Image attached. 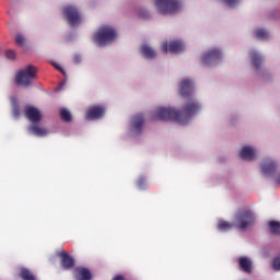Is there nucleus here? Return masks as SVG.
I'll list each match as a JSON object with an SVG mask.
<instances>
[{
	"instance_id": "obj_5",
	"label": "nucleus",
	"mask_w": 280,
	"mask_h": 280,
	"mask_svg": "<svg viewBox=\"0 0 280 280\" xmlns=\"http://www.w3.org/2000/svg\"><path fill=\"white\" fill-rule=\"evenodd\" d=\"M155 7L160 14H175L180 11L182 4L178 0H155Z\"/></svg>"
},
{
	"instance_id": "obj_7",
	"label": "nucleus",
	"mask_w": 280,
	"mask_h": 280,
	"mask_svg": "<svg viewBox=\"0 0 280 280\" xmlns=\"http://www.w3.org/2000/svg\"><path fill=\"white\" fill-rule=\"evenodd\" d=\"M161 49L164 54H167V51L172 54H179L185 50V44L180 39L172 40L170 44H167V42H163Z\"/></svg>"
},
{
	"instance_id": "obj_22",
	"label": "nucleus",
	"mask_w": 280,
	"mask_h": 280,
	"mask_svg": "<svg viewBox=\"0 0 280 280\" xmlns=\"http://www.w3.org/2000/svg\"><path fill=\"white\" fill-rule=\"evenodd\" d=\"M269 231L273 235H280V222L277 221H270L268 223Z\"/></svg>"
},
{
	"instance_id": "obj_31",
	"label": "nucleus",
	"mask_w": 280,
	"mask_h": 280,
	"mask_svg": "<svg viewBox=\"0 0 280 280\" xmlns=\"http://www.w3.org/2000/svg\"><path fill=\"white\" fill-rule=\"evenodd\" d=\"M224 3L229 7V8H233L235 4H237L238 0H223Z\"/></svg>"
},
{
	"instance_id": "obj_19",
	"label": "nucleus",
	"mask_w": 280,
	"mask_h": 280,
	"mask_svg": "<svg viewBox=\"0 0 280 280\" xmlns=\"http://www.w3.org/2000/svg\"><path fill=\"white\" fill-rule=\"evenodd\" d=\"M141 54L147 59H154V58H156V52H154V50H152V48H150V46H148V45H143L142 46Z\"/></svg>"
},
{
	"instance_id": "obj_35",
	"label": "nucleus",
	"mask_w": 280,
	"mask_h": 280,
	"mask_svg": "<svg viewBox=\"0 0 280 280\" xmlns=\"http://www.w3.org/2000/svg\"><path fill=\"white\" fill-rule=\"evenodd\" d=\"M276 182H277L278 185H280V174L278 175Z\"/></svg>"
},
{
	"instance_id": "obj_23",
	"label": "nucleus",
	"mask_w": 280,
	"mask_h": 280,
	"mask_svg": "<svg viewBox=\"0 0 280 280\" xmlns=\"http://www.w3.org/2000/svg\"><path fill=\"white\" fill-rule=\"evenodd\" d=\"M255 36L257 39L266 40L269 37V33L265 28H257L255 32Z\"/></svg>"
},
{
	"instance_id": "obj_28",
	"label": "nucleus",
	"mask_w": 280,
	"mask_h": 280,
	"mask_svg": "<svg viewBox=\"0 0 280 280\" xmlns=\"http://www.w3.org/2000/svg\"><path fill=\"white\" fill-rule=\"evenodd\" d=\"M24 42H25V37H24L22 34H18V35L15 36V43H16V45L23 46V45H24Z\"/></svg>"
},
{
	"instance_id": "obj_16",
	"label": "nucleus",
	"mask_w": 280,
	"mask_h": 280,
	"mask_svg": "<svg viewBox=\"0 0 280 280\" xmlns=\"http://www.w3.org/2000/svg\"><path fill=\"white\" fill-rule=\"evenodd\" d=\"M238 265H240V268L246 273H250L253 271V264L250 259L246 257L238 258Z\"/></svg>"
},
{
	"instance_id": "obj_29",
	"label": "nucleus",
	"mask_w": 280,
	"mask_h": 280,
	"mask_svg": "<svg viewBox=\"0 0 280 280\" xmlns=\"http://www.w3.org/2000/svg\"><path fill=\"white\" fill-rule=\"evenodd\" d=\"M139 16H140L141 19H148V18L150 16V14L148 13V10H145V9H140V11H139Z\"/></svg>"
},
{
	"instance_id": "obj_4",
	"label": "nucleus",
	"mask_w": 280,
	"mask_h": 280,
	"mask_svg": "<svg viewBox=\"0 0 280 280\" xmlns=\"http://www.w3.org/2000/svg\"><path fill=\"white\" fill-rule=\"evenodd\" d=\"M255 215L250 210H238L235 215L234 226L238 230L245 231L247 228L254 225Z\"/></svg>"
},
{
	"instance_id": "obj_21",
	"label": "nucleus",
	"mask_w": 280,
	"mask_h": 280,
	"mask_svg": "<svg viewBox=\"0 0 280 280\" xmlns=\"http://www.w3.org/2000/svg\"><path fill=\"white\" fill-rule=\"evenodd\" d=\"M11 106L13 117L19 118L21 116V107L16 98H12Z\"/></svg>"
},
{
	"instance_id": "obj_15",
	"label": "nucleus",
	"mask_w": 280,
	"mask_h": 280,
	"mask_svg": "<svg viewBox=\"0 0 280 280\" xmlns=\"http://www.w3.org/2000/svg\"><path fill=\"white\" fill-rule=\"evenodd\" d=\"M276 170H277L276 163L270 160H266L261 165V173L264 175H272L275 174Z\"/></svg>"
},
{
	"instance_id": "obj_18",
	"label": "nucleus",
	"mask_w": 280,
	"mask_h": 280,
	"mask_svg": "<svg viewBox=\"0 0 280 280\" xmlns=\"http://www.w3.org/2000/svg\"><path fill=\"white\" fill-rule=\"evenodd\" d=\"M145 122L143 118V114H137L133 116V129L141 135V129L143 128V124Z\"/></svg>"
},
{
	"instance_id": "obj_14",
	"label": "nucleus",
	"mask_w": 280,
	"mask_h": 280,
	"mask_svg": "<svg viewBox=\"0 0 280 280\" xmlns=\"http://www.w3.org/2000/svg\"><path fill=\"white\" fill-rule=\"evenodd\" d=\"M220 58H221L220 50H218V48H213V50H209V52H206V55H203L202 62L207 65Z\"/></svg>"
},
{
	"instance_id": "obj_2",
	"label": "nucleus",
	"mask_w": 280,
	"mask_h": 280,
	"mask_svg": "<svg viewBox=\"0 0 280 280\" xmlns=\"http://www.w3.org/2000/svg\"><path fill=\"white\" fill-rule=\"evenodd\" d=\"M37 68L35 66H26L16 72L15 83L20 86L30 88L37 78Z\"/></svg>"
},
{
	"instance_id": "obj_11",
	"label": "nucleus",
	"mask_w": 280,
	"mask_h": 280,
	"mask_svg": "<svg viewBox=\"0 0 280 280\" xmlns=\"http://www.w3.org/2000/svg\"><path fill=\"white\" fill-rule=\"evenodd\" d=\"M75 280H92L93 275L90 269L84 267L75 268L74 270Z\"/></svg>"
},
{
	"instance_id": "obj_12",
	"label": "nucleus",
	"mask_w": 280,
	"mask_h": 280,
	"mask_svg": "<svg viewBox=\"0 0 280 280\" xmlns=\"http://www.w3.org/2000/svg\"><path fill=\"white\" fill-rule=\"evenodd\" d=\"M240 155L245 161H254L257 158V153L253 147H243L240 152Z\"/></svg>"
},
{
	"instance_id": "obj_1",
	"label": "nucleus",
	"mask_w": 280,
	"mask_h": 280,
	"mask_svg": "<svg viewBox=\"0 0 280 280\" xmlns=\"http://www.w3.org/2000/svg\"><path fill=\"white\" fill-rule=\"evenodd\" d=\"M179 94L182 97L188 98L183 109L178 112V109H174V107H158L155 109V116L160 120H171L185 125L189 118L200 112V103L195 101V98H191V94H194V81H190V79H184L179 85Z\"/></svg>"
},
{
	"instance_id": "obj_13",
	"label": "nucleus",
	"mask_w": 280,
	"mask_h": 280,
	"mask_svg": "<svg viewBox=\"0 0 280 280\" xmlns=\"http://www.w3.org/2000/svg\"><path fill=\"white\" fill-rule=\"evenodd\" d=\"M28 131L36 136V137H40V138H44L46 136H48L49 131L48 129H45V127H40L39 125H37V122L31 125L28 127Z\"/></svg>"
},
{
	"instance_id": "obj_27",
	"label": "nucleus",
	"mask_w": 280,
	"mask_h": 280,
	"mask_svg": "<svg viewBox=\"0 0 280 280\" xmlns=\"http://www.w3.org/2000/svg\"><path fill=\"white\" fill-rule=\"evenodd\" d=\"M5 58L9 59V60H15L16 59L15 50H7L5 51Z\"/></svg>"
},
{
	"instance_id": "obj_8",
	"label": "nucleus",
	"mask_w": 280,
	"mask_h": 280,
	"mask_svg": "<svg viewBox=\"0 0 280 280\" xmlns=\"http://www.w3.org/2000/svg\"><path fill=\"white\" fill-rule=\"evenodd\" d=\"M106 113V109L104 107H101V105H93L92 107H89L85 112V118L88 120H97L104 117V114Z\"/></svg>"
},
{
	"instance_id": "obj_26",
	"label": "nucleus",
	"mask_w": 280,
	"mask_h": 280,
	"mask_svg": "<svg viewBox=\"0 0 280 280\" xmlns=\"http://www.w3.org/2000/svg\"><path fill=\"white\" fill-rule=\"evenodd\" d=\"M269 20L280 21V10H279V9H275V10L269 14Z\"/></svg>"
},
{
	"instance_id": "obj_34",
	"label": "nucleus",
	"mask_w": 280,
	"mask_h": 280,
	"mask_svg": "<svg viewBox=\"0 0 280 280\" xmlns=\"http://www.w3.org/2000/svg\"><path fill=\"white\" fill-rule=\"evenodd\" d=\"M112 280H126V277L121 275H117Z\"/></svg>"
},
{
	"instance_id": "obj_32",
	"label": "nucleus",
	"mask_w": 280,
	"mask_h": 280,
	"mask_svg": "<svg viewBox=\"0 0 280 280\" xmlns=\"http://www.w3.org/2000/svg\"><path fill=\"white\" fill-rule=\"evenodd\" d=\"M73 61L75 65H80V62L82 61L81 55H74Z\"/></svg>"
},
{
	"instance_id": "obj_3",
	"label": "nucleus",
	"mask_w": 280,
	"mask_h": 280,
	"mask_svg": "<svg viewBox=\"0 0 280 280\" xmlns=\"http://www.w3.org/2000/svg\"><path fill=\"white\" fill-rule=\"evenodd\" d=\"M116 37H117V31H115V28H113L110 25L101 26L98 31L94 34V40L100 46H104L113 42Z\"/></svg>"
},
{
	"instance_id": "obj_24",
	"label": "nucleus",
	"mask_w": 280,
	"mask_h": 280,
	"mask_svg": "<svg viewBox=\"0 0 280 280\" xmlns=\"http://www.w3.org/2000/svg\"><path fill=\"white\" fill-rule=\"evenodd\" d=\"M60 118L66 122H70L72 121V114L69 109L62 108L60 109Z\"/></svg>"
},
{
	"instance_id": "obj_30",
	"label": "nucleus",
	"mask_w": 280,
	"mask_h": 280,
	"mask_svg": "<svg viewBox=\"0 0 280 280\" xmlns=\"http://www.w3.org/2000/svg\"><path fill=\"white\" fill-rule=\"evenodd\" d=\"M273 269L277 270V271L280 270V256L275 258V260H273Z\"/></svg>"
},
{
	"instance_id": "obj_33",
	"label": "nucleus",
	"mask_w": 280,
	"mask_h": 280,
	"mask_svg": "<svg viewBox=\"0 0 280 280\" xmlns=\"http://www.w3.org/2000/svg\"><path fill=\"white\" fill-rule=\"evenodd\" d=\"M143 186H145V178L140 177L138 179V187L142 188Z\"/></svg>"
},
{
	"instance_id": "obj_25",
	"label": "nucleus",
	"mask_w": 280,
	"mask_h": 280,
	"mask_svg": "<svg viewBox=\"0 0 280 280\" xmlns=\"http://www.w3.org/2000/svg\"><path fill=\"white\" fill-rule=\"evenodd\" d=\"M232 228H233V224L225 221L220 222L218 225V229L221 231H228V230H231Z\"/></svg>"
},
{
	"instance_id": "obj_36",
	"label": "nucleus",
	"mask_w": 280,
	"mask_h": 280,
	"mask_svg": "<svg viewBox=\"0 0 280 280\" xmlns=\"http://www.w3.org/2000/svg\"><path fill=\"white\" fill-rule=\"evenodd\" d=\"M57 69L60 70V71H62V68H60V67H57Z\"/></svg>"
},
{
	"instance_id": "obj_6",
	"label": "nucleus",
	"mask_w": 280,
	"mask_h": 280,
	"mask_svg": "<svg viewBox=\"0 0 280 280\" xmlns=\"http://www.w3.org/2000/svg\"><path fill=\"white\" fill-rule=\"evenodd\" d=\"M62 14L66 18L68 24L72 27L78 26L81 23V13L74 5H66L62 9Z\"/></svg>"
},
{
	"instance_id": "obj_9",
	"label": "nucleus",
	"mask_w": 280,
	"mask_h": 280,
	"mask_svg": "<svg viewBox=\"0 0 280 280\" xmlns=\"http://www.w3.org/2000/svg\"><path fill=\"white\" fill-rule=\"evenodd\" d=\"M24 114L26 119H28L32 124H38L43 119L39 109H37V107H33V105H26Z\"/></svg>"
},
{
	"instance_id": "obj_17",
	"label": "nucleus",
	"mask_w": 280,
	"mask_h": 280,
	"mask_svg": "<svg viewBox=\"0 0 280 280\" xmlns=\"http://www.w3.org/2000/svg\"><path fill=\"white\" fill-rule=\"evenodd\" d=\"M19 278L21 280H37L36 276L33 273L32 270H30L28 268H20L19 270Z\"/></svg>"
},
{
	"instance_id": "obj_20",
	"label": "nucleus",
	"mask_w": 280,
	"mask_h": 280,
	"mask_svg": "<svg viewBox=\"0 0 280 280\" xmlns=\"http://www.w3.org/2000/svg\"><path fill=\"white\" fill-rule=\"evenodd\" d=\"M250 59L255 70H258L262 63V57H260L259 54L254 51V52H250Z\"/></svg>"
},
{
	"instance_id": "obj_10",
	"label": "nucleus",
	"mask_w": 280,
	"mask_h": 280,
	"mask_svg": "<svg viewBox=\"0 0 280 280\" xmlns=\"http://www.w3.org/2000/svg\"><path fill=\"white\" fill-rule=\"evenodd\" d=\"M59 257L61 259V266L66 270H70L75 266L74 259L66 252H62L59 254Z\"/></svg>"
}]
</instances>
